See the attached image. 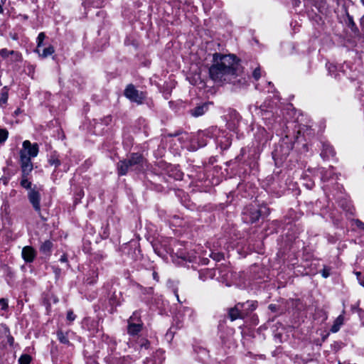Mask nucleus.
I'll list each match as a JSON object with an SVG mask.
<instances>
[{
  "label": "nucleus",
  "mask_w": 364,
  "mask_h": 364,
  "mask_svg": "<svg viewBox=\"0 0 364 364\" xmlns=\"http://www.w3.org/2000/svg\"><path fill=\"white\" fill-rule=\"evenodd\" d=\"M362 3H363V6H364V0H362Z\"/></svg>",
  "instance_id": "38"
},
{
  "label": "nucleus",
  "mask_w": 364,
  "mask_h": 364,
  "mask_svg": "<svg viewBox=\"0 0 364 364\" xmlns=\"http://www.w3.org/2000/svg\"><path fill=\"white\" fill-rule=\"evenodd\" d=\"M31 361V357L28 354L22 355L18 359L19 364H30Z\"/></svg>",
  "instance_id": "18"
},
{
  "label": "nucleus",
  "mask_w": 364,
  "mask_h": 364,
  "mask_svg": "<svg viewBox=\"0 0 364 364\" xmlns=\"http://www.w3.org/2000/svg\"><path fill=\"white\" fill-rule=\"evenodd\" d=\"M145 160L141 154L133 153L127 159L120 161L117 164L118 174L124 176L129 171L137 170L143 167Z\"/></svg>",
  "instance_id": "2"
},
{
  "label": "nucleus",
  "mask_w": 364,
  "mask_h": 364,
  "mask_svg": "<svg viewBox=\"0 0 364 364\" xmlns=\"http://www.w3.org/2000/svg\"><path fill=\"white\" fill-rule=\"evenodd\" d=\"M53 247V243L50 240H46L41 246L40 250L43 254H48Z\"/></svg>",
  "instance_id": "14"
},
{
  "label": "nucleus",
  "mask_w": 364,
  "mask_h": 364,
  "mask_svg": "<svg viewBox=\"0 0 364 364\" xmlns=\"http://www.w3.org/2000/svg\"><path fill=\"white\" fill-rule=\"evenodd\" d=\"M355 224L356 225V226L362 230H364V223H363L362 221H360V220H355Z\"/></svg>",
  "instance_id": "27"
},
{
  "label": "nucleus",
  "mask_w": 364,
  "mask_h": 364,
  "mask_svg": "<svg viewBox=\"0 0 364 364\" xmlns=\"http://www.w3.org/2000/svg\"><path fill=\"white\" fill-rule=\"evenodd\" d=\"M23 150L21 151H25L26 156L31 157H35L38 153V146L37 144L31 145V142L28 140L24 141L23 143Z\"/></svg>",
  "instance_id": "9"
},
{
  "label": "nucleus",
  "mask_w": 364,
  "mask_h": 364,
  "mask_svg": "<svg viewBox=\"0 0 364 364\" xmlns=\"http://www.w3.org/2000/svg\"><path fill=\"white\" fill-rule=\"evenodd\" d=\"M4 52H5V50H1V53H2V54H4Z\"/></svg>",
  "instance_id": "37"
},
{
  "label": "nucleus",
  "mask_w": 364,
  "mask_h": 364,
  "mask_svg": "<svg viewBox=\"0 0 364 364\" xmlns=\"http://www.w3.org/2000/svg\"><path fill=\"white\" fill-rule=\"evenodd\" d=\"M27 176H23V174H22V179H21V185L22 187L26 188V189H31V183L28 180L27 178Z\"/></svg>",
  "instance_id": "17"
},
{
  "label": "nucleus",
  "mask_w": 364,
  "mask_h": 364,
  "mask_svg": "<svg viewBox=\"0 0 364 364\" xmlns=\"http://www.w3.org/2000/svg\"><path fill=\"white\" fill-rule=\"evenodd\" d=\"M49 163L51 165H54L55 167H58L60 164V161L56 158H51L49 159Z\"/></svg>",
  "instance_id": "24"
},
{
  "label": "nucleus",
  "mask_w": 364,
  "mask_h": 364,
  "mask_svg": "<svg viewBox=\"0 0 364 364\" xmlns=\"http://www.w3.org/2000/svg\"><path fill=\"white\" fill-rule=\"evenodd\" d=\"M20 112V109H17L16 111H15V114H18V113Z\"/></svg>",
  "instance_id": "33"
},
{
  "label": "nucleus",
  "mask_w": 364,
  "mask_h": 364,
  "mask_svg": "<svg viewBox=\"0 0 364 364\" xmlns=\"http://www.w3.org/2000/svg\"><path fill=\"white\" fill-rule=\"evenodd\" d=\"M124 95L132 102L141 104L144 99L143 92L137 90L134 85H129L124 90Z\"/></svg>",
  "instance_id": "4"
},
{
  "label": "nucleus",
  "mask_w": 364,
  "mask_h": 364,
  "mask_svg": "<svg viewBox=\"0 0 364 364\" xmlns=\"http://www.w3.org/2000/svg\"><path fill=\"white\" fill-rule=\"evenodd\" d=\"M75 318V314H73V311H68V313H67V319L69 321H73Z\"/></svg>",
  "instance_id": "25"
},
{
  "label": "nucleus",
  "mask_w": 364,
  "mask_h": 364,
  "mask_svg": "<svg viewBox=\"0 0 364 364\" xmlns=\"http://www.w3.org/2000/svg\"><path fill=\"white\" fill-rule=\"evenodd\" d=\"M33 51L42 58H46L54 53L53 47H36Z\"/></svg>",
  "instance_id": "11"
},
{
  "label": "nucleus",
  "mask_w": 364,
  "mask_h": 364,
  "mask_svg": "<svg viewBox=\"0 0 364 364\" xmlns=\"http://www.w3.org/2000/svg\"><path fill=\"white\" fill-rule=\"evenodd\" d=\"M46 36L44 33H40L37 38V46H41L43 40L45 39Z\"/></svg>",
  "instance_id": "22"
},
{
  "label": "nucleus",
  "mask_w": 364,
  "mask_h": 364,
  "mask_svg": "<svg viewBox=\"0 0 364 364\" xmlns=\"http://www.w3.org/2000/svg\"><path fill=\"white\" fill-rule=\"evenodd\" d=\"M20 157L22 174H23L24 176H28L33 170V164L31 161V158L26 156L25 151L20 152Z\"/></svg>",
  "instance_id": "6"
},
{
  "label": "nucleus",
  "mask_w": 364,
  "mask_h": 364,
  "mask_svg": "<svg viewBox=\"0 0 364 364\" xmlns=\"http://www.w3.org/2000/svg\"><path fill=\"white\" fill-rule=\"evenodd\" d=\"M321 274L324 278H327L330 275V269L324 267L321 271Z\"/></svg>",
  "instance_id": "26"
},
{
  "label": "nucleus",
  "mask_w": 364,
  "mask_h": 364,
  "mask_svg": "<svg viewBox=\"0 0 364 364\" xmlns=\"http://www.w3.org/2000/svg\"><path fill=\"white\" fill-rule=\"evenodd\" d=\"M177 134H170L171 136H176Z\"/></svg>",
  "instance_id": "36"
},
{
  "label": "nucleus",
  "mask_w": 364,
  "mask_h": 364,
  "mask_svg": "<svg viewBox=\"0 0 364 364\" xmlns=\"http://www.w3.org/2000/svg\"><path fill=\"white\" fill-rule=\"evenodd\" d=\"M0 305L1 306L2 310H6L8 308V301L6 299H0Z\"/></svg>",
  "instance_id": "23"
},
{
  "label": "nucleus",
  "mask_w": 364,
  "mask_h": 364,
  "mask_svg": "<svg viewBox=\"0 0 364 364\" xmlns=\"http://www.w3.org/2000/svg\"><path fill=\"white\" fill-rule=\"evenodd\" d=\"M244 307L243 303H238L233 308L229 309L228 316L232 321L237 318L242 319L248 316V312L244 311Z\"/></svg>",
  "instance_id": "5"
},
{
  "label": "nucleus",
  "mask_w": 364,
  "mask_h": 364,
  "mask_svg": "<svg viewBox=\"0 0 364 364\" xmlns=\"http://www.w3.org/2000/svg\"><path fill=\"white\" fill-rule=\"evenodd\" d=\"M359 283L364 287V277L359 279Z\"/></svg>",
  "instance_id": "31"
},
{
  "label": "nucleus",
  "mask_w": 364,
  "mask_h": 364,
  "mask_svg": "<svg viewBox=\"0 0 364 364\" xmlns=\"http://www.w3.org/2000/svg\"><path fill=\"white\" fill-rule=\"evenodd\" d=\"M127 322V333L130 336H135L141 331L143 323L136 313H134Z\"/></svg>",
  "instance_id": "3"
},
{
  "label": "nucleus",
  "mask_w": 364,
  "mask_h": 364,
  "mask_svg": "<svg viewBox=\"0 0 364 364\" xmlns=\"http://www.w3.org/2000/svg\"><path fill=\"white\" fill-rule=\"evenodd\" d=\"M238 59L234 54L223 55L215 53L213 64L209 68L210 78L216 83H232L243 85L245 82H235L237 75Z\"/></svg>",
  "instance_id": "1"
},
{
  "label": "nucleus",
  "mask_w": 364,
  "mask_h": 364,
  "mask_svg": "<svg viewBox=\"0 0 364 364\" xmlns=\"http://www.w3.org/2000/svg\"><path fill=\"white\" fill-rule=\"evenodd\" d=\"M2 11H3V9H2L1 5L0 4V13H1Z\"/></svg>",
  "instance_id": "34"
},
{
  "label": "nucleus",
  "mask_w": 364,
  "mask_h": 364,
  "mask_svg": "<svg viewBox=\"0 0 364 364\" xmlns=\"http://www.w3.org/2000/svg\"><path fill=\"white\" fill-rule=\"evenodd\" d=\"M269 309L272 311H276L277 309V305L275 304H270L269 306Z\"/></svg>",
  "instance_id": "29"
},
{
  "label": "nucleus",
  "mask_w": 364,
  "mask_h": 364,
  "mask_svg": "<svg viewBox=\"0 0 364 364\" xmlns=\"http://www.w3.org/2000/svg\"><path fill=\"white\" fill-rule=\"evenodd\" d=\"M28 197L30 203L32 204L35 210L40 213L41 212V205H40L41 196H40V193L37 191L31 189L28 193Z\"/></svg>",
  "instance_id": "8"
},
{
  "label": "nucleus",
  "mask_w": 364,
  "mask_h": 364,
  "mask_svg": "<svg viewBox=\"0 0 364 364\" xmlns=\"http://www.w3.org/2000/svg\"><path fill=\"white\" fill-rule=\"evenodd\" d=\"M57 336L60 343L64 344H69V340L67 337V335L65 334L62 331H58L57 332Z\"/></svg>",
  "instance_id": "16"
},
{
  "label": "nucleus",
  "mask_w": 364,
  "mask_h": 364,
  "mask_svg": "<svg viewBox=\"0 0 364 364\" xmlns=\"http://www.w3.org/2000/svg\"><path fill=\"white\" fill-rule=\"evenodd\" d=\"M153 278L156 280V281H159V275L156 272H153Z\"/></svg>",
  "instance_id": "30"
},
{
  "label": "nucleus",
  "mask_w": 364,
  "mask_h": 364,
  "mask_svg": "<svg viewBox=\"0 0 364 364\" xmlns=\"http://www.w3.org/2000/svg\"><path fill=\"white\" fill-rule=\"evenodd\" d=\"M21 255L26 263H31L36 258V252L31 246H26L22 249Z\"/></svg>",
  "instance_id": "10"
},
{
  "label": "nucleus",
  "mask_w": 364,
  "mask_h": 364,
  "mask_svg": "<svg viewBox=\"0 0 364 364\" xmlns=\"http://www.w3.org/2000/svg\"><path fill=\"white\" fill-rule=\"evenodd\" d=\"M355 274H356L357 278H358V280H359V279H361V278H362V277H360V276H361V273H360V272H355Z\"/></svg>",
  "instance_id": "32"
},
{
  "label": "nucleus",
  "mask_w": 364,
  "mask_h": 364,
  "mask_svg": "<svg viewBox=\"0 0 364 364\" xmlns=\"http://www.w3.org/2000/svg\"><path fill=\"white\" fill-rule=\"evenodd\" d=\"M252 76L256 80L259 79V77H261V70L259 67L255 69V70L252 73Z\"/></svg>",
  "instance_id": "21"
},
{
  "label": "nucleus",
  "mask_w": 364,
  "mask_h": 364,
  "mask_svg": "<svg viewBox=\"0 0 364 364\" xmlns=\"http://www.w3.org/2000/svg\"><path fill=\"white\" fill-rule=\"evenodd\" d=\"M8 100V92L5 90H2L0 93V105L2 106L7 102Z\"/></svg>",
  "instance_id": "19"
},
{
  "label": "nucleus",
  "mask_w": 364,
  "mask_h": 364,
  "mask_svg": "<svg viewBox=\"0 0 364 364\" xmlns=\"http://www.w3.org/2000/svg\"><path fill=\"white\" fill-rule=\"evenodd\" d=\"M215 259H217V260H220L219 256H217V257H215Z\"/></svg>",
  "instance_id": "35"
},
{
  "label": "nucleus",
  "mask_w": 364,
  "mask_h": 364,
  "mask_svg": "<svg viewBox=\"0 0 364 364\" xmlns=\"http://www.w3.org/2000/svg\"><path fill=\"white\" fill-rule=\"evenodd\" d=\"M244 220L247 223H255L262 215V210L256 208H247L244 212Z\"/></svg>",
  "instance_id": "7"
},
{
  "label": "nucleus",
  "mask_w": 364,
  "mask_h": 364,
  "mask_svg": "<svg viewBox=\"0 0 364 364\" xmlns=\"http://www.w3.org/2000/svg\"><path fill=\"white\" fill-rule=\"evenodd\" d=\"M60 261L61 262H68V257L66 255H63L60 259Z\"/></svg>",
  "instance_id": "28"
},
{
  "label": "nucleus",
  "mask_w": 364,
  "mask_h": 364,
  "mask_svg": "<svg viewBox=\"0 0 364 364\" xmlns=\"http://www.w3.org/2000/svg\"><path fill=\"white\" fill-rule=\"evenodd\" d=\"M344 321V317L343 315L338 316L335 320L333 325L331 328V331L333 333H336L339 331L341 326L343 325Z\"/></svg>",
  "instance_id": "13"
},
{
  "label": "nucleus",
  "mask_w": 364,
  "mask_h": 364,
  "mask_svg": "<svg viewBox=\"0 0 364 364\" xmlns=\"http://www.w3.org/2000/svg\"><path fill=\"white\" fill-rule=\"evenodd\" d=\"M244 304V311L248 312V314L257 308V303L255 301H247Z\"/></svg>",
  "instance_id": "15"
},
{
  "label": "nucleus",
  "mask_w": 364,
  "mask_h": 364,
  "mask_svg": "<svg viewBox=\"0 0 364 364\" xmlns=\"http://www.w3.org/2000/svg\"><path fill=\"white\" fill-rule=\"evenodd\" d=\"M208 109L207 105L204 104L200 106H198L191 110V113L194 117H199L203 115Z\"/></svg>",
  "instance_id": "12"
},
{
  "label": "nucleus",
  "mask_w": 364,
  "mask_h": 364,
  "mask_svg": "<svg viewBox=\"0 0 364 364\" xmlns=\"http://www.w3.org/2000/svg\"><path fill=\"white\" fill-rule=\"evenodd\" d=\"M9 136V132L6 129H0V143L4 142Z\"/></svg>",
  "instance_id": "20"
}]
</instances>
